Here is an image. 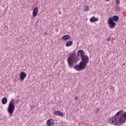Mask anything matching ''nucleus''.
<instances>
[{
    "instance_id": "f257e3e1",
    "label": "nucleus",
    "mask_w": 126,
    "mask_h": 126,
    "mask_svg": "<svg viewBox=\"0 0 126 126\" xmlns=\"http://www.w3.org/2000/svg\"><path fill=\"white\" fill-rule=\"evenodd\" d=\"M74 56V54H72L67 58V62L69 67H71L74 63H77V57Z\"/></svg>"
},
{
    "instance_id": "f03ea898",
    "label": "nucleus",
    "mask_w": 126,
    "mask_h": 126,
    "mask_svg": "<svg viewBox=\"0 0 126 126\" xmlns=\"http://www.w3.org/2000/svg\"><path fill=\"white\" fill-rule=\"evenodd\" d=\"M123 113V110H119L114 117H110L109 118V122L111 125H114V126H117L118 125V119L120 118L119 117Z\"/></svg>"
},
{
    "instance_id": "7ed1b4c3",
    "label": "nucleus",
    "mask_w": 126,
    "mask_h": 126,
    "mask_svg": "<svg viewBox=\"0 0 126 126\" xmlns=\"http://www.w3.org/2000/svg\"><path fill=\"white\" fill-rule=\"evenodd\" d=\"M14 101V99H12L9 102V105L7 107V112L9 115V117H12V115L14 112V109H15V105L14 104V102H13Z\"/></svg>"
},
{
    "instance_id": "20e7f679",
    "label": "nucleus",
    "mask_w": 126,
    "mask_h": 126,
    "mask_svg": "<svg viewBox=\"0 0 126 126\" xmlns=\"http://www.w3.org/2000/svg\"><path fill=\"white\" fill-rule=\"evenodd\" d=\"M86 63L80 62L79 64L76 65L73 67V68H74V69L77 71H80V70H83V69H85V68H86Z\"/></svg>"
},
{
    "instance_id": "39448f33",
    "label": "nucleus",
    "mask_w": 126,
    "mask_h": 126,
    "mask_svg": "<svg viewBox=\"0 0 126 126\" xmlns=\"http://www.w3.org/2000/svg\"><path fill=\"white\" fill-rule=\"evenodd\" d=\"M108 21L110 28H114V27L116 26V23L113 21V18H112V17L109 18Z\"/></svg>"
},
{
    "instance_id": "423d86ee",
    "label": "nucleus",
    "mask_w": 126,
    "mask_h": 126,
    "mask_svg": "<svg viewBox=\"0 0 126 126\" xmlns=\"http://www.w3.org/2000/svg\"><path fill=\"white\" fill-rule=\"evenodd\" d=\"M81 58L82 63H89V57L86 55H84Z\"/></svg>"
},
{
    "instance_id": "0eeeda50",
    "label": "nucleus",
    "mask_w": 126,
    "mask_h": 126,
    "mask_svg": "<svg viewBox=\"0 0 126 126\" xmlns=\"http://www.w3.org/2000/svg\"><path fill=\"white\" fill-rule=\"evenodd\" d=\"M117 121L120 125H124L126 122V120L123 117V115H121L119 118H118Z\"/></svg>"
},
{
    "instance_id": "6e6552de",
    "label": "nucleus",
    "mask_w": 126,
    "mask_h": 126,
    "mask_svg": "<svg viewBox=\"0 0 126 126\" xmlns=\"http://www.w3.org/2000/svg\"><path fill=\"white\" fill-rule=\"evenodd\" d=\"M46 125L47 126H55V120L52 119H48L47 121Z\"/></svg>"
},
{
    "instance_id": "1a4fd4ad",
    "label": "nucleus",
    "mask_w": 126,
    "mask_h": 126,
    "mask_svg": "<svg viewBox=\"0 0 126 126\" xmlns=\"http://www.w3.org/2000/svg\"><path fill=\"white\" fill-rule=\"evenodd\" d=\"M38 11H39V8L35 7L32 11V16L33 17H36L37 14H38Z\"/></svg>"
},
{
    "instance_id": "9d476101",
    "label": "nucleus",
    "mask_w": 126,
    "mask_h": 126,
    "mask_svg": "<svg viewBox=\"0 0 126 126\" xmlns=\"http://www.w3.org/2000/svg\"><path fill=\"white\" fill-rule=\"evenodd\" d=\"M26 76H27V74L23 71L20 74V79L21 80H24L26 78Z\"/></svg>"
},
{
    "instance_id": "9b49d317",
    "label": "nucleus",
    "mask_w": 126,
    "mask_h": 126,
    "mask_svg": "<svg viewBox=\"0 0 126 126\" xmlns=\"http://www.w3.org/2000/svg\"><path fill=\"white\" fill-rule=\"evenodd\" d=\"M53 115H54V116H59V117H63V113L61 112L60 111H55Z\"/></svg>"
},
{
    "instance_id": "f8f14e48",
    "label": "nucleus",
    "mask_w": 126,
    "mask_h": 126,
    "mask_svg": "<svg viewBox=\"0 0 126 126\" xmlns=\"http://www.w3.org/2000/svg\"><path fill=\"white\" fill-rule=\"evenodd\" d=\"M90 22L91 23H94V22H97V21H99V18H95V17L93 16L90 19Z\"/></svg>"
},
{
    "instance_id": "ddd939ff",
    "label": "nucleus",
    "mask_w": 126,
    "mask_h": 126,
    "mask_svg": "<svg viewBox=\"0 0 126 126\" xmlns=\"http://www.w3.org/2000/svg\"><path fill=\"white\" fill-rule=\"evenodd\" d=\"M77 55L78 57H80L81 58L84 56V52L83 50H80L78 51Z\"/></svg>"
},
{
    "instance_id": "4468645a",
    "label": "nucleus",
    "mask_w": 126,
    "mask_h": 126,
    "mask_svg": "<svg viewBox=\"0 0 126 126\" xmlns=\"http://www.w3.org/2000/svg\"><path fill=\"white\" fill-rule=\"evenodd\" d=\"M72 44H73V41L69 40L66 43L65 46L66 47H70V46H71Z\"/></svg>"
},
{
    "instance_id": "2eb2a0df",
    "label": "nucleus",
    "mask_w": 126,
    "mask_h": 126,
    "mask_svg": "<svg viewBox=\"0 0 126 126\" xmlns=\"http://www.w3.org/2000/svg\"><path fill=\"white\" fill-rule=\"evenodd\" d=\"M113 21H115V22H118V21L120 20L118 16H114L112 18Z\"/></svg>"
},
{
    "instance_id": "dca6fc26",
    "label": "nucleus",
    "mask_w": 126,
    "mask_h": 126,
    "mask_svg": "<svg viewBox=\"0 0 126 126\" xmlns=\"http://www.w3.org/2000/svg\"><path fill=\"white\" fill-rule=\"evenodd\" d=\"M70 38V36L69 35L66 34L62 37V39L64 40L65 41L66 40H68Z\"/></svg>"
},
{
    "instance_id": "f3484780",
    "label": "nucleus",
    "mask_w": 126,
    "mask_h": 126,
    "mask_svg": "<svg viewBox=\"0 0 126 126\" xmlns=\"http://www.w3.org/2000/svg\"><path fill=\"white\" fill-rule=\"evenodd\" d=\"M2 102V104H3V105H5V104H6V103H7V98L4 97L1 100Z\"/></svg>"
},
{
    "instance_id": "a211bd4d",
    "label": "nucleus",
    "mask_w": 126,
    "mask_h": 126,
    "mask_svg": "<svg viewBox=\"0 0 126 126\" xmlns=\"http://www.w3.org/2000/svg\"><path fill=\"white\" fill-rule=\"evenodd\" d=\"M84 11H88L89 10V6L88 5H85L83 8Z\"/></svg>"
},
{
    "instance_id": "6ab92c4d",
    "label": "nucleus",
    "mask_w": 126,
    "mask_h": 126,
    "mask_svg": "<svg viewBox=\"0 0 126 126\" xmlns=\"http://www.w3.org/2000/svg\"><path fill=\"white\" fill-rule=\"evenodd\" d=\"M121 8L119 6H116L115 7V10L116 11H119L120 10Z\"/></svg>"
},
{
    "instance_id": "aec40b11",
    "label": "nucleus",
    "mask_w": 126,
    "mask_h": 126,
    "mask_svg": "<svg viewBox=\"0 0 126 126\" xmlns=\"http://www.w3.org/2000/svg\"><path fill=\"white\" fill-rule=\"evenodd\" d=\"M122 115V117L126 120V112H125Z\"/></svg>"
},
{
    "instance_id": "412c9836",
    "label": "nucleus",
    "mask_w": 126,
    "mask_h": 126,
    "mask_svg": "<svg viewBox=\"0 0 126 126\" xmlns=\"http://www.w3.org/2000/svg\"><path fill=\"white\" fill-rule=\"evenodd\" d=\"M99 111H100V109L97 108V109H96V111H95V114H97V113H99Z\"/></svg>"
},
{
    "instance_id": "4be33fe9",
    "label": "nucleus",
    "mask_w": 126,
    "mask_h": 126,
    "mask_svg": "<svg viewBox=\"0 0 126 126\" xmlns=\"http://www.w3.org/2000/svg\"><path fill=\"white\" fill-rule=\"evenodd\" d=\"M116 4H120V0H116Z\"/></svg>"
},
{
    "instance_id": "5701e85b",
    "label": "nucleus",
    "mask_w": 126,
    "mask_h": 126,
    "mask_svg": "<svg viewBox=\"0 0 126 126\" xmlns=\"http://www.w3.org/2000/svg\"><path fill=\"white\" fill-rule=\"evenodd\" d=\"M16 99L17 101H19V96H16Z\"/></svg>"
},
{
    "instance_id": "b1692460",
    "label": "nucleus",
    "mask_w": 126,
    "mask_h": 126,
    "mask_svg": "<svg viewBox=\"0 0 126 126\" xmlns=\"http://www.w3.org/2000/svg\"><path fill=\"white\" fill-rule=\"evenodd\" d=\"M4 28H5V29H6V30H7V29H8V28L7 26H5L4 27Z\"/></svg>"
},
{
    "instance_id": "393cba45",
    "label": "nucleus",
    "mask_w": 126,
    "mask_h": 126,
    "mask_svg": "<svg viewBox=\"0 0 126 126\" xmlns=\"http://www.w3.org/2000/svg\"><path fill=\"white\" fill-rule=\"evenodd\" d=\"M77 96H75V100H76V97H77Z\"/></svg>"
},
{
    "instance_id": "a878e982",
    "label": "nucleus",
    "mask_w": 126,
    "mask_h": 126,
    "mask_svg": "<svg viewBox=\"0 0 126 126\" xmlns=\"http://www.w3.org/2000/svg\"><path fill=\"white\" fill-rule=\"evenodd\" d=\"M107 0V1H109V0Z\"/></svg>"
}]
</instances>
